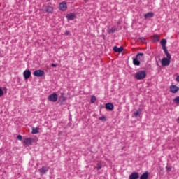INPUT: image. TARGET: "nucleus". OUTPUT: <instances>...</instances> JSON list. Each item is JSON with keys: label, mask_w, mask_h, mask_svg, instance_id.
<instances>
[{"label": "nucleus", "mask_w": 179, "mask_h": 179, "mask_svg": "<svg viewBox=\"0 0 179 179\" xmlns=\"http://www.w3.org/2000/svg\"><path fill=\"white\" fill-rule=\"evenodd\" d=\"M143 55H145V54L142 53V52H139L136 55V57H135V65L136 66L141 65V59H142V58H143Z\"/></svg>", "instance_id": "f257e3e1"}, {"label": "nucleus", "mask_w": 179, "mask_h": 179, "mask_svg": "<svg viewBox=\"0 0 179 179\" xmlns=\"http://www.w3.org/2000/svg\"><path fill=\"white\" fill-rule=\"evenodd\" d=\"M136 78L138 80H143L146 78V71H141L136 73Z\"/></svg>", "instance_id": "f03ea898"}, {"label": "nucleus", "mask_w": 179, "mask_h": 179, "mask_svg": "<svg viewBox=\"0 0 179 179\" xmlns=\"http://www.w3.org/2000/svg\"><path fill=\"white\" fill-rule=\"evenodd\" d=\"M171 59V55H169V57L166 56V58L164 57L162 59V65L163 66H167L170 65Z\"/></svg>", "instance_id": "7ed1b4c3"}, {"label": "nucleus", "mask_w": 179, "mask_h": 179, "mask_svg": "<svg viewBox=\"0 0 179 179\" xmlns=\"http://www.w3.org/2000/svg\"><path fill=\"white\" fill-rule=\"evenodd\" d=\"M33 142H34V138H26L24 139V146H31V145H33Z\"/></svg>", "instance_id": "20e7f679"}, {"label": "nucleus", "mask_w": 179, "mask_h": 179, "mask_svg": "<svg viewBox=\"0 0 179 179\" xmlns=\"http://www.w3.org/2000/svg\"><path fill=\"white\" fill-rule=\"evenodd\" d=\"M48 100H49V101H52L53 103H55V101L58 100V95L57 94V93L54 92L53 94L49 95Z\"/></svg>", "instance_id": "39448f33"}, {"label": "nucleus", "mask_w": 179, "mask_h": 179, "mask_svg": "<svg viewBox=\"0 0 179 179\" xmlns=\"http://www.w3.org/2000/svg\"><path fill=\"white\" fill-rule=\"evenodd\" d=\"M44 71L43 70H36L34 72V76H36L37 78H41V76H44Z\"/></svg>", "instance_id": "423d86ee"}, {"label": "nucleus", "mask_w": 179, "mask_h": 179, "mask_svg": "<svg viewBox=\"0 0 179 179\" xmlns=\"http://www.w3.org/2000/svg\"><path fill=\"white\" fill-rule=\"evenodd\" d=\"M23 76H24V79L26 80H27V79H29L30 78V76H31V71H30V70H29V69H26L23 72Z\"/></svg>", "instance_id": "0eeeda50"}, {"label": "nucleus", "mask_w": 179, "mask_h": 179, "mask_svg": "<svg viewBox=\"0 0 179 179\" xmlns=\"http://www.w3.org/2000/svg\"><path fill=\"white\" fill-rule=\"evenodd\" d=\"M38 171H39L41 176H43V174H47V171H48V167L42 166L41 169H38Z\"/></svg>", "instance_id": "6e6552de"}, {"label": "nucleus", "mask_w": 179, "mask_h": 179, "mask_svg": "<svg viewBox=\"0 0 179 179\" xmlns=\"http://www.w3.org/2000/svg\"><path fill=\"white\" fill-rule=\"evenodd\" d=\"M66 17V19H68V20H75V19H76V15L73 13H69V14H67Z\"/></svg>", "instance_id": "1a4fd4ad"}, {"label": "nucleus", "mask_w": 179, "mask_h": 179, "mask_svg": "<svg viewBox=\"0 0 179 179\" xmlns=\"http://www.w3.org/2000/svg\"><path fill=\"white\" fill-rule=\"evenodd\" d=\"M67 8L68 7L66 6V3H65V2L60 3V4H59L60 10H62V12H65V10H66Z\"/></svg>", "instance_id": "9d476101"}, {"label": "nucleus", "mask_w": 179, "mask_h": 179, "mask_svg": "<svg viewBox=\"0 0 179 179\" xmlns=\"http://www.w3.org/2000/svg\"><path fill=\"white\" fill-rule=\"evenodd\" d=\"M179 90V87L176 85H172L170 86V92L172 93H176Z\"/></svg>", "instance_id": "9b49d317"}, {"label": "nucleus", "mask_w": 179, "mask_h": 179, "mask_svg": "<svg viewBox=\"0 0 179 179\" xmlns=\"http://www.w3.org/2000/svg\"><path fill=\"white\" fill-rule=\"evenodd\" d=\"M105 108L106 110H109L110 111H112V110H114V105L111 103H108L105 105Z\"/></svg>", "instance_id": "f8f14e48"}, {"label": "nucleus", "mask_w": 179, "mask_h": 179, "mask_svg": "<svg viewBox=\"0 0 179 179\" xmlns=\"http://www.w3.org/2000/svg\"><path fill=\"white\" fill-rule=\"evenodd\" d=\"M113 51H115V52H122L124 51V47L121 46L118 48L117 46H114Z\"/></svg>", "instance_id": "ddd939ff"}, {"label": "nucleus", "mask_w": 179, "mask_h": 179, "mask_svg": "<svg viewBox=\"0 0 179 179\" xmlns=\"http://www.w3.org/2000/svg\"><path fill=\"white\" fill-rule=\"evenodd\" d=\"M153 16H155V13L150 12L144 15V18H145V20H148V19H150V18L153 17Z\"/></svg>", "instance_id": "4468645a"}, {"label": "nucleus", "mask_w": 179, "mask_h": 179, "mask_svg": "<svg viewBox=\"0 0 179 179\" xmlns=\"http://www.w3.org/2000/svg\"><path fill=\"white\" fill-rule=\"evenodd\" d=\"M45 10L48 13H52V12L54 11V8L50 6H48L45 7Z\"/></svg>", "instance_id": "2eb2a0df"}, {"label": "nucleus", "mask_w": 179, "mask_h": 179, "mask_svg": "<svg viewBox=\"0 0 179 179\" xmlns=\"http://www.w3.org/2000/svg\"><path fill=\"white\" fill-rule=\"evenodd\" d=\"M38 127H32V131L31 134L33 135H36V134H38L39 131H38Z\"/></svg>", "instance_id": "dca6fc26"}, {"label": "nucleus", "mask_w": 179, "mask_h": 179, "mask_svg": "<svg viewBox=\"0 0 179 179\" xmlns=\"http://www.w3.org/2000/svg\"><path fill=\"white\" fill-rule=\"evenodd\" d=\"M148 177H149V173L148 172H145L141 176L140 179H148Z\"/></svg>", "instance_id": "f3484780"}, {"label": "nucleus", "mask_w": 179, "mask_h": 179, "mask_svg": "<svg viewBox=\"0 0 179 179\" xmlns=\"http://www.w3.org/2000/svg\"><path fill=\"white\" fill-rule=\"evenodd\" d=\"M162 49L164 51V53L168 57H170V53H169V51L167 50V48H166V45L162 46Z\"/></svg>", "instance_id": "a211bd4d"}, {"label": "nucleus", "mask_w": 179, "mask_h": 179, "mask_svg": "<svg viewBox=\"0 0 179 179\" xmlns=\"http://www.w3.org/2000/svg\"><path fill=\"white\" fill-rule=\"evenodd\" d=\"M115 30H116L115 27H112L111 29H108V33L109 34H113V33H115Z\"/></svg>", "instance_id": "6ab92c4d"}, {"label": "nucleus", "mask_w": 179, "mask_h": 179, "mask_svg": "<svg viewBox=\"0 0 179 179\" xmlns=\"http://www.w3.org/2000/svg\"><path fill=\"white\" fill-rule=\"evenodd\" d=\"M137 41L143 44V43H145V42H146V38H145L143 37L138 38Z\"/></svg>", "instance_id": "aec40b11"}, {"label": "nucleus", "mask_w": 179, "mask_h": 179, "mask_svg": "<svg viewBox=\"0 0 179 179\" xmlns=\"http://www.w3.org/2000/svg\"><path fill=\"white\" fill-rule=\"evenodd\" d=\"M96 100H97V99L96 98V96H94V95H92V96H91V100H90V101H91V103H96Z\"/></svg>", "instance_id": "412c9836"}, {"label": "nucleus", "mask_w": 179, "mask_h": 179, "mask_svg": "<svg viewBox=\"0 0 179 179\" xmlns=\"http://www.w3.org/2000/svg\"><path fill=\"white\" fill-rule=\"evenodd\" d=\"M101 167H103V165L101 164V163H98L96 164V170L99 171V170H101Z\"/></svg>", "instance_id": "4be33fe9"}, {"label": "nucleus", "mask_w": 179, "mask_h": 179, "mask_svg": "<svg viewBox=\"0 0 179 179\" xmlns=\"http://www.w3.org/2000/svg\"><path fill=\"white\" fill-rule=\"evenodd\" d=\"M160 43L162 45V46H166V43H167V41L166 39H162L161 41H160Z\"/></svg>", "instance_id": "5701e85b"}, {"label": "nucleus", "mask_w": 179, "mask_h": 179, "mask_svg": "<svg viewBox=\"0 0 179 179\" xmlns=\"http://www.w3.org/2000/svg\"><path fill=\"white\" fill-rule=\"evenodd\" d=\"M141 113H142V110L141 109H138L136 113H135V116L138 117L139 115H141Z\"/></svg>", "instance_id": "b1692460"}, {"label": "nucleus", "mask_w": 179, "mask_h": 179, "mask_svg": "<svg viewBox=\"0 0 179 179\" xmlns=\"http://www.w3.org/2000/svg\"><path fill=\"white\" fill-rule=\"evenodd\" d=\"M173 102H175L176 104L179 105V96L176 97L173 99Z\"/></svg>", "instance_id": "393cba45"}, {"label": "nucleus", "mask_w": 179, "mask_h": 179, "mask_svg": "<svg viewBox=\"0 0 179 179\" xmlns=\"http://www.w3.org/2000/svg\"><path fill=\"white\" fill-rule=\"evenodd\" d=\"M99 120H100V121H107V117H106V116H102V117H100L99 118Z\"/></svg>", "instance_id": "a878e982"}, {"label": "nucleus", "mask_w": 179, "mask_h": 179, "mask_svg": "<svg viewBox=\"0 0 179 179\" xmlns=\"http://www.w3.org/2000/svg\"><path fill=\"white\" fill-rule=\"evenodd\" d=\"M129 179H135V172H133V173L129 176Z\"/></svg>", "instance_id": "bb28decb"}, {"label": "nucleus", "mask_w": 179, "mask_h": 179, "mask_svg": "<svg viewBox=\"0 0 179 179\" xmlns=\"http://www.w3.org/2000/svg\"><path fill=\"white\" fill-rule=\"evenodd\" d=\"M166 171H168V173H170V171H171L172 167L171 166H166Z\"/></svg>", "instance_id": "cd10ccee"}, {"label": "nucleus", "mask_w": 179, "mask_h": 179, "mask_svg": "<svg viewBox=\"0 0 179 179\" xmlns=\"http://www.w3.org/2000/svg\"><path fill=\"white\" fill-rule=\"evenodd\" d=\"M3 96V90H2V87H0V97H2Z\"/></svg>", "instance_id": "c85d7f7f"}, {"label": "nucleus", "mask_w": 179, "mask_h": 179, "mask_svg": "<svg viewBox=\"0 0 179 179\" xmlns=\"http://www.w3.org/2000/svg\"><path fill=\"white\" fill-rule=\"evenodd\" d=\"M17 139H18V141H22L23 139V137L22 136V135H18L17 136Z\"/></svg>", "instance_id": "c756f323"}, {"label": "nucleus", "mask_w": 179, "mask_h": 179, "mask_svg": "<svg viewBox=\"0 0 179 179\" xmlns=\"http://www.w3.org/2000/svg\"><path fill=\"white\" fill-rule=\"evenodd\" d=\"M59 100L62 101H65V100H66V99L62 95V97L59 98Z\"/></svg>", "instance_id": "7c9ffc66"}, {"label": "nucleus", "mask_w": 179, "mask_h": 179, "mask_svg": "<svg viewBox=\"0 0 179 179\" xmlns=\"http://www.w3.org/2000/svg\"><path fill=\"white\" fill-rule=\"evenodd\" d=\"M139 178V173H135V179Z\"/></svg>", "instance_id": "2f4dec72"}, {"label": "nucleus", "mask_w": 179, "mask_h": 179, "mask_svg": "<svg viewBox=\"0 0 179 179\" xmlns=\"http://www.w3.org/2000/svg\"><path fill=\"white\" fill-rule=\"evenodd\" d=\"M159 35H155V36H154V38H155L157 41H159Z\"/></svg>", "instance_id": "473e14b6"}, {"label": "nucleus", "mask_w": 179, "mask_h": 179, "mask_svg": "<svg viewBox=\"0 0 179 179\" xmlns=\"http://www.w3.org/2000/svg\"><path fill=\"white\" fill-rule=\"evenodd\" d=\"M51 66H52L53 68H55V67H57V64H51Z\"/></svg>", "instance_id": "72a5a7b5"}, {"label": "nucleus", "mask_w": 179, "mask_h": 179, "mask_svg": "<svg viewBox=\"0 0 179 179\" xmlns=\"http://www.w3.org/2000/svg\"><path fill=\"white\" fill-rule=\"evenodd\" d=\"M132 59H133V64H134V65H135V57H132Z\"/></svg>", "instance_id": "f704fd0d"}, {"label": "nucleus", "mask_w": 179, "mask_h": 179, "mask_svg": "<svg viewBox=\"0 0 179 179\" xmlns=\"http://www.w3.org/2000/svg\"><path fill=\"white\" fill-rule=\"evenodd\" d=\"M176 81L179 83V76L176 77Z\"/></svg>", "instance_id": "c9c22d12"}, {"label": "nucleus", "mask_w": 179, "mask_h": 179, "mask_svg": "<svg viewBox=\"0 0 179 179\" xmlns=\"http://www.w3.org/2000/svg\"><path fill=\"white\" fill-rule=\"evenodd\" d=\"M69 34V31H66V35H68Z\"/></svg>", "instance_id": "e433bc0d"}, {"label": "nucleus", "mask_w": 179, "mask_h": 179, "mask_svg": "<svg viewBox=\"0 0 179 179\" xmlns=\"http://www.w3.org/2000/svg\"><path fill=\"white\" fill-rule=\"evenodd\" d=\"M133 115H135V113H133Z\"/></svg>", "instance_id": "4c0bfd02"}, {"label": "nucleus", "mask_w": 179, "mask_h": 179, "mask_svg": "<svg viewBox=\"0 0 179 179\" xmlns=\"http://www.w3.org/2000/svg\"><path fill=\"white\" fill-rule=\"evenodd\" d=\"M178 120H179V117H178Z\"/></svg>", "instance_id": "58836bf2"}, {"label": "nucleus", "mask_w": 179, "mask_h": 179, "mask_svg": "<svg viewBox=\"0 0 179 179\" xmlns=\"http://www.w3.org/2000/svg\"><path fill=\"white\" fill-rule=\"evenodd\" d=\"M0 54H1V52H0Z\"/></svg>", "instance_id": "ea45409f"}]
</instances>
